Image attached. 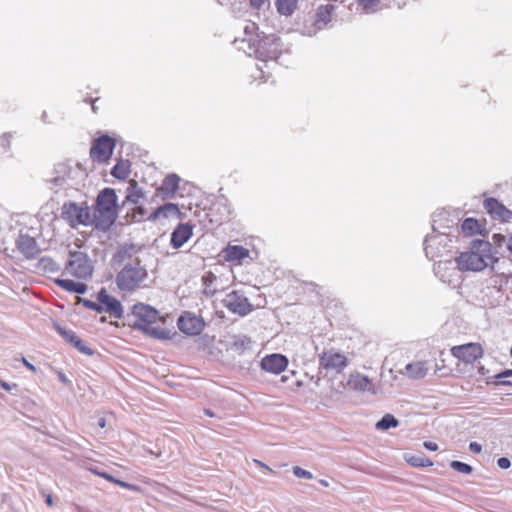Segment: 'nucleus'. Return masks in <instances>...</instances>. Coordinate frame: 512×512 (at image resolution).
Wrapping results in <instances>:
<instances>
[{
    "instance_id": "nucleus-1",
    "label": "nucleus",
    "mask_w": 512,
    "mask_h": 512,
    "mask_svg": "<svg viewBox=\"0 0 512 512\" xmlns=\"http://www.w3.org/2000/svg\"><path fill=\"white\" fill-rule=\"evenodd\" d=\"M94 272L93 262L88 254L81 250V247L75 245L69 248L68 258L64 264L62 275L70 276L69 278H56L54 283L61 289L77 294H84L87 285L83 282L90 279Z\"/></svg>"
},
{
    "instance_id": "nucleus-2",
    "label": "nucleus",
    "mask_w": 512,
    "mask_h": 512,
    "mask_svg": "<svg viewBox=\"0 0 512 512\" xmlns=\"http://www.w3.org/2000/svg\"><path fill=\"white\" fill-rule=\"evenodd\" d=\"M129 326L159 340L171 339L172 333L163 325L165 318L158 310L144 303H136L128 314Z\"/></svg>"
},
{
    "instance_id": "nucleus-3",
    "label": "nucleus",
    "mask_w": 512,
    "mask_h": 512,
    "mask_svg": "<svg viewBox=\"0 0 512 512\" xmlns=\"http://www.w3.org/2000/svg\"><path fill=\"white\" fill-rule=\"evenodd\" d=\"M118 197L112 188H104L96 198L94 213L92 216L96 228L106 231L118 217Z\"/></svg>"
},
{
    "instance_id": "nucleus-4",
    "label": "nucleus",
    "mask_w": 512,
    "mask_h": 512,
    "mask_svg": "<svg viewBox=\"0 0 512 512\" xmlns=\"http://www.w3.org/2000/svg\"><path fill=\"white\" fill-rule=\"evenodd\" d=\"M249 47L252 50L250 55L267 62L269 60H277L281 54L280 38L274 34L260 35L248 39Z\"/></svg>"
},
{
    "instance_id": "nucleus-5",
    "label": "nucleus",
    "mask_w": 512,
    "mask_h": 512,
    "mask_svg": "<svg viewBox=\"0 0 512 512\" xmlns=\"http://www.w3.org/2000/svg\"><path fill=\"white\" fill-rule=\"evenodd\" d=\"M147 271L138 259L127 263L116 276V284L120 290L133 291L141 287L147 278Z\"/></svg>"
},
{
    "instance_id": "nucleus-6",
    "label": "nucleus",
    "mask_w": 512,
    "mask_h": 512,
    "mask_svg": "<svg viewBox=\"0 0 512 512\" xmlns=\"http://www.w3.org/2000/svg\"><path fill=\"white\" fill-rule=\"evenodd\" d=\"M492 259L491 244L489 242H480L479 251L462 252L457 258L456 263L463 271H481Z\"/></svg>"
},
{
    "instance_id": "nucleus-7",
    "label": "nucleus",
    "mask_w": 512,
    "mask_h": 512,
    "mask_svg": "<svg viewBox=\"0 0 512 512\" xmlns=\"http://www.w3.org/2000/svg\"><path fill=\"white\" fill-rule=\"evenodd\" d=\"M61 217L72 228H77L79 225L88 226L94 224L89 208L74 202L63 204Z\"/></svg>"
},
{
    "instance_id": "nucleus-8",
    "label": "nucleus",
    "mask_w": 512,
    "mask_h": 512,
    "mask_svg": "<svg viewBox=\"0 0 512 512\" xmlns=\"http://www.w3.org/2000/svg\"><path fill=\"white\" fill-rule=\"evenodd\" d=\"M334 13L335 6L333 4L320 5L311 21L305 23L304 33L313 36L323 30L332 21Z\"/></svg>"
},
{
    "instance_id": "nucleus-9",
    "label": "nucleus",
    "mask_w": 512,
    "mask_h": 512,
    "mask_svg": "<svg viewBox=\"0 0 512 512\" xmlns=\"http://www.w3.org/2000/svg\"><path fill=\"white\" fill-rule=\"evenodd\" d=\"M347 356L334 348L325 349L319 355V366L327 372L341 373L348 366Z\"/></svg>"
},
{
    "instance_id": "nucleus-10",
    "label": "nucleus",
    "mask_w": 512,
    "mask_h": 512,
    "mask_svg": "<svg viewBox=\"0 0 512 512\" xmlns=\"http://www.w3.org/2000/svg\"><path fill=\"white\" fill-rule=\"evenodd\" d=\"M115 148V140L107 135L95 139L90 148V158L93 162L106 163L110 160Z\"/></svg>"
},
{
    "instance_id": "nucleus-11",
    "label": "nucleus",
    "mask_w": 512,
    "mask_h": 512,
    "mask_svg": "<svg viewBox=\"0 0 512 512\" xmlns=\"http://www.w3.org/2000/svg\"><path fill=\"white\" fill-rule=\"evenodd\" d=\"M450 352L453 357L465 364H473L484 355L482 345L475 342L453 346Z\"/></svg>"
},
{
    "instance_id": "nucleus-12",
    "label": "nucleus",
    "mask_w": 512,
    "mask_h": 512,
    "mask_svg": "<svg viewBox=\"0 0 512 512\" xmlns=\"http://www.w3.org/2000/svg\"><path fill=\"white\" fill-rule=\"evenodd\" d=\"M179 330L189 336H196L202 333L206 324L200 315L190 311H184L177 320Z\"/></svg>"
},
{
    "instance_id": "nucleus-13",
    "label": "nucleus",
    "mask_w": 512,
    "mask_h": 512,
    "mask_svg": "<svg viewBox=\"0 0 512 512\" xmlns=\"http://www.w3.org/2000/svg\"><path fill=\"white\" fill-rule=\"evenodd\" d=\"M225 306L230 312L240 316H246L253 310L248 298L239 291H232L227 295Z\"/></svg>"
},
{
    "instance_id": "nucleus-14",
    "label": "nucleus",
    "mask_w": 512,
    "mask_h": 512,
    "mask_svg": "<svg viewBox=\"0 0 512 512\" xmlns=\"http://www.w3.org/2000/svg\"><path fill=\"white\" fill-rule=\"evenodd\" d=\"M97 300L100 306V313L106 312L110 316L120 319L123 316V308L119 300L110 295L105 288H102L97 294Z\"/></svg>"
},
{
    "instance_id": "nucleus-15",
    "label": "nucleus",
    "mask_w": 512,
    "mask_h": 512,
    "mask_svg": "<svg viewBox=\"0 0 512 512\" xmlns=\"http://www.w3.org/2000/svg\"><path fill=\"white\" fill-rule=\"evenodd\" d=\"M219 256L225 262L241 266L245 263L246 259L250 258V251L242 245L228 244L221 250Z\"/></svg>"
},
{
    "instance_id": "nucleus-16",
    "label": "nucleus",
    "mask_w": 512,
    "mask_h": 512,
    "mask_svg": "<svg viewBox=\"0 0 512 512\" xmlns=\"http://www.w3.org/2000/svg\"><path fill=\"white\" fill-rule=\"evenodd\" d=\"M288 364L289 360L285 355L272 353L261 359L260 367L268 373L278 375L286 370Z\"/></svg>"
},
{
    "instance_id": "nucleus-17",
    "label": "nucleus",
    "mask_w": 512,
    "mask_h": 512,
    "mask_svg": "<svg viewBox=\"0 0 512 512\" xmlns=\"http://www.w3.org/2000/svg\"><path fill=\"white\" fill-rule=\"evenodd\" d=\"M484 208L493 219L500 222H509L512 219V211L495 198L486 199L484 201Z\"/></svg>"
},
{
    "instance_id": "nucleus-18",
    "label": "nucleus",
    "mask_w": 512,
    "mask_h": 512,
    "mask_svg": "<svg viewBox=\"0 0 512 512\" xmlns=\"http://www.w3.org/2000/svg\"><path fill=\"white\" fill-rule=\"evenodd\" d=\"M16 247L27 259L35 258L40 252L37 241L28 234L19 235L16 240Z\"/></svg>"
},
{
    "instance_id": "nucleus-19",
    "label": "nucleus",
    "mask_w": 512,
    "mask_h": 512,
    "mask_svg": "<svg viewBox=\"0 0 512 512\" xmlns=\"http://www.w3.org/2000/svg\"><path fill=\"white\" fill-rule=\"evenodd\" d=\"M193 235V227L189 223H180L171 234L170 243L173 248L182 247Z\"/></svg>"
},
{
    "instance_id": "nucleus-20",
    "label": "nucleus",
    "mask_w": 512,
    "mask_h": 512,
    "mask_svg": "<svg viewBox=\"0 0 512 512\" xmlns=\"http://www.w3.org/2000/svg\"><path fill=\"white\" fill-rule=\"evenodd\" d=\"M429 371L427 361H414L405 366L402 374L409 379L418 380L424 378Z\"/></svg>"
},
{
    "instance_id": "nucleus-21",
    "label": "nucleus",
    "mask_w": 512,
    "mask_h": 512,
    "mask_svg": "<svg viewBox=\"0 0 512 512\" xmlns=\"http://www.w3.org/2000/svg\"><path fill=\"white\" fill-rule=\"evenodd\" d=\"M57 332L69 343L74 345L80 352L90 355L92 351L89 347H87L82 340L78 338V336L71 330H66L59 325L55 326Z\"/></svg>"
},
{
    "instance_id": "nucleus-22",
    "label": "nucleus",
    "mask_w": 512,
    "mask_h": 512,
    "mask_svg": "<svg viewBox=\"0 0 512 512\" xmlns=\"http://www.w3.org/2000/svg\"><path fill=\"white\" fill-rule=\"evenodd\" d=\"M461 229L467 236L482 235L485 232V222L475 218H466L461 225Z\"/></svg>"
},
{
    "instance_id": "nucleus-23",
    "label": "nucleus",
    "mask_w": 512,
    "mask_h": 512,
    "mask_svg": "<svg viewBox=\"0 0 512 512\" xmlns=\"http://www.w3.org/2000/svg\"><path fill=\"white\" fill-rule=\"evenodd\" d=\"M347 386L354 391H368L372 388V383L364 375L352 374L347 381Z\"/></svg>"
},
{
    "instance_id": "nucleus-24",
    "label": "nucleus",
    "mask_w": 512,
    "mask_h": 512,
    "mask_svg": "<svg viewBox=\"0 0 512 512\" xmlns=\"http://www.w3.org/2000/svg\"><path fill=\"white\" fill-rule=\"evenodd\" d=\"M89 471L92 472L93 474H95V475H97V476L107 480L108 482L116 484V485H118V486H120L122 488L131 490V491H135V492H140L141 491V488L139 486L127 483V482L122 481L120 479H117L114 476H112L111 474H108L106 472L99 471V470H97L95 468H89Z\"/></svg>"
},
{
    "instance_id": "nucleus-25",
    "label": "nucleus",
    "mask_w": 512,
    "mask_h": 512,
    "mask_svg": "<svg viewBox=\"0 0 512 512\" xmlns=\"http://www.w3.org/2000/svg\"><path fill=\"white\" fill-rule=\"evenodd\" d=\"M226 210V207L221 204H213L207 213V217L209 219V222L215 226L222 225L225 220L226 216L224 214V211Z\"/></svg>"
},
{
    "instance_id": "nucleus-26",
    "label": "nucleus",
    "mask_w": 512,
    "mask_h": 512,
    "mask_svg": "<svg viewBox=\"0 0 512 512\" xmlns=\"http://www.w3.org/2000/svg\"><path fill=\"white\" fill-rule=\"evenodd\" d=\"M131 173V163L129 160L120 159L111 170V175L119 180H125Z\"/></svg>"
},
{
    "instance_id": "nucleus-27",
    "label": "nucleus",
    "mask_w": 512,
    "mask_h": 512,
    "mask_svg": "<svg viewBox=\"0 0 512 512\" xmlns=\"http://www.w3.org/2000/svg\"><path fill=\"white\" fill-rule=\"evenodd\" d=\"M142 197H143V192L138 187L137 181L134 179H131L129 181V187L127 189L125 202L132 203V204H138Z\"/></svg>"
},
{
    "instance_id": "nucleus-28",
    "label": "nucleus",
    "mask_w": 512,
    "mask_h": 512,
    "mask_svg": "<svg viewBox=\"0 0 512 512\" xmlns=\"http://www.w3.org/2000/svg\"><path fill=\"white\" fill-rule=\"evenodd\" d=\"M39 269L45 274H56L61 272L59 264L51 257H42L38 262Z\"/></svg>"
},
{
    "instance_id": "nucleus-29",
    "label": "nucleus",
    "mask_w": 512,
    "mask_h": 512,
    "mask_svg": "<svg viewBox=\"0 0 512 512\" xmlns=\"http://www.w3.org/2000/svg\"><path fill=\"white\" fill-rule=\"evenodd\" d=\"M298 0H276L277 11L285 16L291 15L297 8Z\"/></svg>"
},
{
    "instance_id": "nucleus-30",
    "label": "nucleus",
    "mask_w": 512,
    "mask_h": 512,
    "mask_svg": "<svg viewBox=\"0 0 512 512\" xmlns=\"http://www.w3.org/2000/svg\"><path fill=\"white\" fill-rule=\"evenodd\" d=\"M492 240L497 247L506 245L507 250L512 254V233L507 235L496 233L492 236Z\"/></svg>"
},
{
    "instance_id": "nucleus-31",
    "label": "nucleus",
    "mask_w": 512,
    "mask_h": 512,
    "mask_svg": "<svg viewBox=\"0 0 512 512\" xmlns=\"http://www.w3.org/2000/svg\"><path fill=\"white\" fill-rule=\"evenodd\" d=\"M398 420L391 414H386L380 421L377 422L376 428L378 430H387L398 426Z\"/></svg>"
},
{
    "instance_id": "nucleus-32",
    "label": "nucleus",
    "mask_w": 512,
    "mask_h": 512,
    "mask_svg": "<svg viewBox=\"0 0 512 512\" xmlns=\"http://www.w3.org/2000/svg\"><path fill=\"white\" fill-rule=\"evenodd\" d=\"M406 461L413 467H429L433 462L427 457L410 456L406 457Z\"/></svg>"
},
{
    "instance_id": "nucleus-33",
    "label": "nucleus",
    "mask_w": 512,
    "mask_h": 512,
    "mask_svg": "<svg viewBox=\"0 0 512 512\" xmlns=\"http://www.w3.org/2000/svg\"><path fill=\"white\" fill-rule=\"evenodd\" d=\"M251 82L250 84L260 85L262 83H266L269 79V75H266L262 68L258 67L253 73H251Z\"/></svg>"
},
{
    "instance_id": "nucleus-34",
    "label": "nucleus",
    "mask_w": 512,
    "mask_h": 512,
    "mask_svg": "<svg viewBox=\"0 0 512 512\" xmlns=\"http://www.w3.org/2000/svg\"><path fill=\"white\" fill-rule=\"evenodd\" d=\"M450 466L453 470L462 474H470L473 470L470 465L457 460L452 461L450 463Z\"/></svg>"
},
{
    "instance_id": "nucleus-35",
    "label": "nucleus",
    "mask_w": 512,
    "mask_h": 512,
    "mask_svg": "<svg viewBox=\"0 0 512 512\" xmlns=\"http://www.w3.org/2000/svg\"><path fill=\"white\" fill-rule=\"evenodd\" d=\"M176 212H178L177 205L172 204V203H167V204L157 208V210L155 211V214L157 216H167L168 213H176Z\"/></svg>"
},
{
    "instance_id": "nucleus-36",
    "label": "nucleus",
    "mask_w": 512,
    "mask_h": 512,
    "mask_svg": "<svg viewBox=\"0 0 512 512\" xmlns=\"http://www.w3.org/2000/svg\"><path fill=\"white\" fill-rule=\"evenodd\" d=\"M512 376V370L511 369H507L501 373H498L494 376V378L496 379L495 383L496 384H501V385H511L512 382L510 380H506L507 377H511Z\"/></svg>"
},
{
    "instance_id": "nucleus-37",
    "label": "nucleus",
    "mask_w": 512,
    "mask_h": 512,
    "mask_svg": "<svg viewBox=\"0 0 512 512\" xmlns=\"http://www.w3.org/2000/svg\"><path fill=\"white\" fill-rule=\"evenodd\" d=\"M380 0H358V4L367 13L374 12L379 4Z\"/></svg>"
},
{
    "instance_id": "nucleus-38",
    "label": "nucleus",
    "mask_w": 512,
    "mask_h": 512,
    "mask_svg": "<svg viewBox=\"0 0 512 512\" xmlns=\"http://www.w3.org/2000/svg\"><path fill=\"white\" fill-rule=\"evenodd\" d=\"M293 473L297 478H304V479H312L313 478V475L311 472H309L299 466L293 467Z\"/></svg>"
},
{
    "instance_id": "nucleus-39",
    "label": "nucleus",
    "mask_w": 512,
    "mask_h": 512,
    "mask_svg": "<svg viewBox=\"0 0 512 512\" xmlns=\"http://www.w3.org/2000/svg\"><path fill=\"white\" fill-rule=\"evenodd\" d=\"M11 147V135L4 134L0 137V152H5Z\"/></svg>"
},
{
    "instance_id": "nucleus-40",
    "label": "nucleus",
    "mask_w": 512,
    "mask_h": 512,
    "mask_svg": "<svg viewBox=\"0 0 512 512\" xmlns=\"http://www.w3.org/2000/svg\"><path fill=\"white\" fill-rule=\"evenodd\" d=\"M434 371H435V373L439 374L440 376H445L450 373L451 369L448 366H446L445 364L440 365L437 363L435 365Z\"/></svg>"
},
{
    "instance_id": "nucleus-41",
    "label": "nucleus",
    "mask_w": 512,
    "mask_h": 512,
    "mask_svg": "<svg viewBox=\"0 0 512 512\" xmlns=\"http://www.w3.org/2000/svg\"><path fill=\"white\" fill-rule=\"evenodd\" d=\"M497 464H498L499 468H501V469H508L511 465V462L508 458L501 457L498 459Z\"/></svg>"
},
{
    "instance_id": "nucleus-42",
    "label": "nucleus",
    "mask_w": 512,
    "mask_h": 512,
    "mask_svg": "<svg viewBox=\"0 0 512 512\" xmlns=\"http://www.w3.org/2000/svg\"><path fill=\"white\" fill-rule=\"evenodd\" d=\"M99 305V302H93V301H85V306L89 309H92L96 312H99L100 313V306Z\"/></svg>"
},
{
    "instance_id": "nucleus-43",
    "label": "nucleus",
    "mask_w": 512,
    "mask_h": 512,
    "mask_svg": "<svg viewBox=\"0 0 512 512\" xmlns=\"http://www.w3.org/2000/svg\"><path fill=\"white\" fill-rule=\"evenodd\" d=\"M469 449L475 453V454H479L481 451H482V446L477 443V442H471L469 444Z\"/></svg>"
},
{
    "instance_id": "nucleus-44",
    "label": "nucleus",
    "mask_w": 512,
    "mask_h": 512,
    "mask_svg": "<svg viewBox=\"0 0 512 512\" xmlns=\"http://www.w3.org/2000/svg\"><path fill=\"white\" fill-rule=\"evenodd\" d=\"M267 0H249L250 5L255 8L259 9L261 8Z\"/></svg>"
},
{
    "instance_id": "nucleus-45",
    "label": "nucleus",
    "mask_w": 512,
    "mask_h": 512,
    "mask_svg": "<svg viewBox=\"0 0 512 512\" xmlns=\"http://www.w3.org/2000/svg\"><path fill=\"white\" fill-rule=\"evenodd\" d=\"M424 447L430 451H436L438 450V445L434 442H431V441H426L424 442Z\"/></svg>"
},
{
    "instance_id": "nucleus-46",
    "label": "nucleus",
    "mask_w": 512,
    "mask_h": 512,
    "mask_svg": "<svg viewBox=\"0 0 512 512\" xmlns=\"http://www.w3.org/2000/svg\"><path fill=\"white\" fill-rule=\"evenodd\" d=\"M254 463H255L258 467H260V468H263V469H265V470H267V471H269V472H273V470H272L269 466H267L265 463H263V462H262V461H260V460L254 459Z\"/></svg>"
},
{
    "instance_id": "nucleus-47",
    "label": "nucleus",
    "mask_w": 512,
    "mask_h": 512,
    "mask_svg": "<svg viewBox=\"0 0 512 512\" xmlns=\"http://www.w3.org/2000/svg\"><path fill=\"white\" fill-rule=\"evenodd\" d=\"M22 363L32 372H36V367L28 362L25 358H22Z\"/></svg>"
},
{
    "instance_id": "nucleus-48",
    "label": "nucleus",
    "mask_w": 512,
    "mask_h": 512,
    "mask_svg": "<svg viewBox=\"0 0 512 512\" xmlns=\"http://www.w3.org/2000/svg\"><path fill=\"white\" fill-rule=\"evenodd\" d=\"M214 278H215V276L213 275V273H212V272H209L207 275H205V276L203 277V281H204V283L206 284L208 281H210V280H212V279H214Z\"/></svg>"
},
{
    "instance_id": "nucleus-49",
    "label": "nucleus",
    "mask_w": 512,
    "mask_h": 512,
    "mask_svg": "<svg viewBox=\"0 0 512 512\" xmlns=\"http://www.w3.org/2000/svg\"><path fill=\"white\" fill-rule=\"evenodd\" d=\"M0 387L5 389L6 391H10L11 390V386L8 383H6L5 381H3V380H0Z\"/></svg>"
},
{
    "instance_id": "nucleus-50",
    "label": "nucleus",
    "mask_w": 512,
    "mask_h": 512,
    "mask_svg": "<svg viewBox=\"0 0 512 512\" xmlns=\"http://www.w3.org/2000/svg\"><path fill=\"white\" fill-rule=\"evenodd\" d=\"M46 503L48 506H52L53 505V499H52V496L50 494H47L46 496Z\"/></svg>"
},
{
    "instance_id": "nucleus-51",
    "label": "nucleus",
    "mask_w": 512,
    "mask_h": 512,
    "mask_svg": "<svg viewBox=\"0 0 512 512\" xmlns=\"http://www.w3.org/2000/svg\"><path fill=\"white\" fill-rule=\"evenodd\" d=\"M444 355H445V352H444V351H441V352H440V360H441L440 365L445 364V363H444V362H445V360L443 359V356H444Z\"/></svg>"
},
{
    "instance_id": "nucleus-52",
    "label": "nucleus",
    "mask_w": 512,
    "mask_h": 512,
    "mask_svg": "<svg viewBox=\"0 0 512 512\" xmlns=\"http://www.w3.org/2000/svg\"><path fill=\"white\" fill-rule=\"evenodd\" d=\"M319 483H320L322 486H324V487H327V486L329 485V483H328L326 480H323V479L319 480Z\"/></svg>"
},
{
    "instance_id": "nucleus-53",
    "label": "nucleus",
    "mask_w": 512,
    "mask_h": 512,
    "mask_svg": "<svg viewBox=\"0 0 512 512\" xmlns=\"http://www.w3.org/2000/svg\"><path fill=\"white\" fill-rule=\"evenodd\" d=\"M205 414H206L207 416H209V417H213V416H214V413H213V412H211V411H210V410H208V409H206V410H205Z\"/></svg>"
},
{
    "instance_id": "nucleus-54",
    "label": "nucleus",
    "mask_w": 512,
    "mask_h": 512,
    "mask_svg": "<svg viewBox=\"0 0 512 512\" xmlns=\"http://www.w3.org/2000/svg\"><path fill=\"white\" fill-rule=\"evenodd\" d=\"M99 426L102 427V428L105 427V419H103V418L100 419Z\"/></svg>"
},
{
    "instance_id": "nucleus-55",
    "label": "nucleus",
    "mask_w": 512,
    "mask_h": 512,
    "mask_svg": "<svg viewBox=\"0 0 512 512\" xmlns=\"http://www.w3.org/2000/svg\"><path fill=\"white\" fill-rule=\"evenodd\" d=\"M92 110H93V112H95V113L97 112V107H96V105H95V101H93V102H92Z\"/></svg>"
},
{
    "instance_id": "nucleus-56",
    "label": "nucleus",
    "mask_w": 512,
    "mask_h": 512,
    "mask_svg": "<svg viewBox=\"0 0 512 512\" xmlns=\"http://www.w3.org/2000/svg\"><path fill=\"white\" fill-rule=\"evenodd\" d=\"M510 354H511V356H512V346H511Z\"/></svg>"
}]
</instances>
